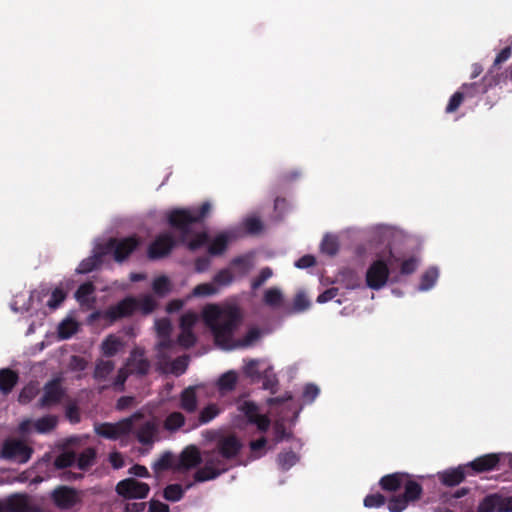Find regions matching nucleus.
<instances>
[{"instance_id":"1","label":"nucleus","mask_w":512,"mask_h":512,"mask_svg":"<svg viewBox=\"0 0 512 512\" xmlns=\"http://www.w3.org/2000/svg\"><path fill=\"white\" fill-rule=\"evenodd\" d=\"M203 317L213 333L216 344L223 349L247 348L261 337L260 330L254 327L249 329L243 338L233 339L234 332L243 320L242 312L236 305H209L204 309Z\"/></svg>"},{"instance_id":"2","label":"nucleus","mask_w":512,"mask_h":512,"mask_svg":"<svg viewBox=\"0 0 512 512\" xmlns=\"http://www.w3.org/2000/svg\"><path fill=\"white\" fill-rule=\"evenodd\" d=\"M169 233L158 235L148 246L147 257L156 261L168 257L177 243H182L191 251H196L209 241L207 232H194L193 226H170Z\"/></svg>"},{"instance_id":"3","label":"nucleus","mask_w":512,"mask_h":512,"mask_svg":"<svg viewBox=\"0 0 512 512\" xmlns=\"http://www.w3.org/2000/svg\"><path fill=\"white\" fill-rule=\"evenodd\" d=\"M214 211V204L205 200L199 204L173 208L165 212V224H202L209 220Z\"/></svg>"},{"instance_id":"4","label":"nucleus","mask_w":512,"mask_h":512,"mask_svg":"<svg viewBox=\"0 0 512 512\" xmlns=\"http://www.w3.org/2000/svg\"><path fill=\"white\" fill-rule=\"evenodd\" d=\"M202 462L204 463V466L198 469L194 474V480L196 482L214 480L230 469L228 460H226L215 448L203 452Z\"/></svg>"},{"instance_id":"5","label":"nucleus","mask_w":512,"mask_h":512,"mask_svg":"<svg viewBox=\"0 0 512 512\" xmlns=\"http://www.w3.org/2000/svg\"><path fill=\"white\" fill-rule=\"evenodd\" d=\"M404 492L397 496H392L387 503V508L390 512H402L410 503L418 501L422 494L423 488L420 483L413 480L411 475L403 483Z\"/></svg>"},{"instance_id":"6","label":"nucleus","mask_w":512,"mask_h":512,"mask_svg":"<svg viewBox=\"0 0 512 512\" xmlns=\"http://www.w3.org/2000/svg\"><path fill=\"white\" fill-rule=\"evenodd\" d=\"M139 239L136 236L126 238H110L106 243L100 245L103 253L113 254L115 261L123 262L126 260L139 246Z\"/></svg>"},{"instance_id":"7","label":"nucleus","mask_w":512,"mask_h":512,"mask_svg":"<svg viewBox=\"0 0 512 512\" xmlns=\"http://www.w3.org/2000/svg\"><path fill=\"white\" fill-rule=\"evenodd\" d=\"M140 417V413H135L132 417L122 419L116 423L104 422L96 424L94 430L102 438L117 440L122 436L130 434L133 429V419Z\"/></svg>"},{"instance_id":"8","label":"nucleus","mask_w":512,"mask_h":512,"mask_svg":"<svg viewBox=\"0 0 512 512\" xmlns=\"http://www.w3.org/2000/svg\"><path fill=\"white\" fill-rule=\"evenodd\" d=\"M237 410L246 419V422L255 425L259 432L265 433L268 431L271 420L267 415L260 413V408L255 402L250 400H238Z\"/></svg>"},{"instance_id":"9","label":"nucleus","mask_w":512,"mask_h":512,"mask_svg":"<svg viewBox=\"0 0 512 512\" xmlns=\"http://www.w3.org/2000/svg\"><path fill=\"white\" fill-rule=\"evenodd\" d=\"M65 395L66 389L62 386V379L54 378L44 384L43 393L37 406L41 409L54 407L61 403Z\"/></svg>"},{"instance_id":"10","label":"nucleus","mask_w":512,"mask_h":512,"mask_svg":"<svg viewBox=\"0 0 512 512\" xmlns=\"http://www.w3.org/2000/svg\"><path fill=\"white\" fill-rule=\"evenodd\" d=\"M32 448L21 440L7 439L3 442L0 457L6 460H13L19 463H26L31 458Z\"/></svg>"},{"instance_id":"11","label":"nucleus","mask_w":512,"mask_h":512,"mask_svg":"<svg viewBox=\"0 0 512 512\" xmlns=\"http://www.w3.org/2000/svg\"><path fill=\"white\" fill-rule=\"evenodd\" d=\"M137 310L138 299L127 296L117 304L108 307L103 313V318L112 324L120 319L132 316Z\"/></svg>"},{"instance_id":"12","label":"nucleus","mask_w":512,"mask_h":512,"mask_svg":"<svg viewBox=\"0 0 512 512\" xmlns=\"http://www.w3.org/2000/svg\"><path fill=\"white\" fill-rule=\"evenodd\" d=\"M115 490L125 499H144L150 492V486L135 478H126L117 483Z\"/></svg>"},{"instance_id":"13","label":"nucleus","mask_w":512,"mask_h":512,"mask_svg":"<svg viewBox=\"0 0 512 512\" xmlns=\"http://www.w3.org/2000/svg\"><path fill=\"white\" fill-rule=\"evenodd\" d=\"M54 505L61 510L72 509L81 502V496L77 489L65 485L57 486L51 492Z\"/></svg>"},{"instance_id":"14","label":"nucleus","mask_w":512,"mask_h":512,"mask_svg":"<svg viewBox=\"0 0 512 512\" xmlns=\"http://www.w3.org/2000/svg\"><path fill=\"white\" fill-rule=\"evenodd\" d=\"M389 268L384 260H375L367 269L366 272V284L369 288L379 290L388 281Z\"/></svg>"},{"instance_id":"15","label":"nucleus","mask_w":512,"mask_h":512,"mask_svg":"<svg viewBox=\"0 0 512 512\" xmlns=\"http://www.w3.org/2000/svg\"><path fill=\"white\" fill-rule=\"evenodd\" d=\"M242 447V442L234 434L219 437L215 445V449H217L228 462L235 459L240 454Z\"/></svg>"},{"instance_id":"16","label":"nucleus","mask_w":512,"mask_h":512,"mask_svg":"<svg viewBox=\"0 0 512 512\" xmlns=\"http://www.w3.org/2000/svg\"><path fill=\"white\" fill-rule=\"evenodd\" d=\"M512 497L503 498L497 494L486 496L478 505V512H511Z\"/></svg>"},{"instance_id":"17","label":"nucleus","mask_w":512,"mask_h":512,"mask_svg":"<svg viewBox=\"0 0 512 512\" xmlns=\"http://www.w3.org/2000/svg\"><path fill=\"white\" fill-rule=\"evenodd\" d=\"M132 433L141 445L150 450L157 440L158 426L154 421L148 420L135 430L132 429Z\"/></svg>"},{"instance_id":"18","label":"nucleus","mask_w":512,"mask_h":512,"mask_svg":"<svg viewBox=\"0 0 512 512\" xmlns=\"http://www.w3.org/2000/svg\"><path fill=\"white\" fill-rule=\"evenodd\" d=\"M128 366L132 374L138 376H145L149 373L151 364L145 357V352L142 348H134L128 359Z\"/></svg>"},{"instance_id":"19","label":"nucleus","mask_w":512,"mask_h":512,"mask_svg":"<svg viewBox=\"0 0 512 512\" xmlns=\"http://www.w3.org/2000/svg\"><path fill=\"white\" fill-rule=\"evenodd\" d=\"M303 177L301 169L294 168L281 172L274 184V193H282L288 190L291 185L298 182Z\"/></svg>"},{"instance_id":"20","label":"nucleus","mask_w":512,"mask_h":512,"mask_svg":"<svg viewBox=\"0 0 512 512\" xmlns=\"http://www.w3.org/2000/svg\"><path fill=\"white\" fill-rule=\"evenodd\" d=\"M500 462V455L496 453L485 454L471 461L467 467L475 473L489 472L496 469Z\"/></svg>"},{"instance_id":"21","label":"nucleus","mask_w":512,"mask_h":512,"mask_svg":"<svg viewBox=\"0 0 512 512\" xmlns=\"http://www.w3.org/2000/svg\"><path fill=\"white\" fill-rule=\"evenodd\" d=\"M407 477L408 473L405 472L387 474L381 477L379 480V486L386 492H396L403 486Z\"/></svg>"},{"instance_id":"22","label":"nucleus","mask_w":512,"mask_h":512,"mask_svg":"<svg viewBox=\"0 0 512 512\" xmlns=\"http://www.w3.org/2000/svg\"><path fill=\"white\" fill-rule=\"evenodd\" d=\"M491 86L492 82H488V76L485 75L479 82L462 84L460 90L465 98H474L478 95L485 94Z\"/></svg>"},{"instance_id":"23","label":"nucleus","mask_w":512,"mask_h":512,"mask_svg":"<svg viewBox=\"0 0 512 512\" xmlns=\"http://www.w3.org/2000/svg\"><path fill=\"white\" fill-rule=\"evenodd\" d=\"M203 461V454L201 455L196 446H189L184 449L180 455V465L185 469H191L200 465Z\"/></svg>"},{"instance_id":"24","label":"nucleus","mask_w":512,"mask_h":512,"mask_svg":"<svg viewBox=\"0 0 512 512\" xmlns=\"http://www.w3.org/2000/svg\"><path fill=\"white\" fill-rule=\"evenodd\" d=\"M438 477L443 485L449 487L456 486L465 479V467L458 466L457 468L445 470L440 472Z\"/></svg>"},{"instance_id":"25","label":"nucleus","mask_w":512,"mask_h":512,"mask_svg":"<svg viewBox=\"0 0 512 512\" xmlns=\"http://www.w3.org/2000/svg\"><path fill=\"white\" fill-rule=\"evenodd\" d=\"M196 386L185 388L180 394V407L187 413H194L198 407Z\"/></svg>"},{"instance_id":"26","label":"nucleus","mask_w":512,"mask_h":512,"mask_svg":"<svg viewBox=\"0 0 512 512\" xmlns=\"http://www.w3.org/2000/svg\"><path fill=\"white\" fill-rule=\"evenodd\" d=\"M95 286L92 282L82 283L75 292V298L81 306L91 307L95 303L93 294Z\"/></svg>"},{"instance_id":"27","label":"nucleus","mask_w":512,"mask_h":512,"mask_svg":"<svg viewBox=\"0 0 512 512\" xmlns=\"http://www.w3.org/2000/svg\"><path fill=\"white\" fill-rule=\"evenodd\" d=\"M19 380L17 372L9 368L0 369V392L4 395L9 394L16 386Z\"/></svg>"},{"instance_id":"28","label":"nucleus","mask_w":512,"mask_h":512,"mask_svg":"<svg viewBox=\"0 0 512 512\" xmlns=\"http://www.w3.org/2000/svg\"><path fill=\"white\" fill-rule=\"evenodd\" d=\"M98 252L94 253L93 255L83 259L80 264L78 265L76 272L78 274H87L92 272L93 270L97 269L103 262V256L105 253H103V248L99 247Z\"/></svg>"},{"instance_id":"29","label":"nucleus","mask_w":512,"mask_h":512,"mask_svg":"<svg viewBox=\"0 0 512 512\" xmlns=\"http://www.w3.org/2000/svg\"><path fill=\"white\" fill-rule=\"evenodd\" d=\"M273 194L275 195L273 205V220L281 221L287 214L291 212L292 205L287 198L280 196V193L273 192Z\"/></svg>"},{"instance_id":"30","label":"nucleus","mask_w":512,"mask_h":512,"mask_svg":"<svg viewBox=\"0 0 512 512\" xmlns=\"http://www.w3.org/2000/svg\"><path fill=\"white\" fill-rule=\"evenodd\" d=\"M6 512H27L28 502L25 496L14 494L2 499Z\"/></svg>"},{"instance_id":"31","label":"nucleus","mask_w":512,"mask_h":512,"mask_svg":"<svg viewBox=\"0 0 512 512\" xmlns=\"http://www.w3.org/2000/svg\"><path fill=\"white\" fill-rule=\"evenodd\" d=\"M123 345L124 343L119 337L110 334L101 344L102 353L105 357H113L118 353Z\"/></svg>"},{"instance_id":"32","label":"nucleus","mask_w":512,"mask_h":512,"mask_svg":"<svg viewBox=\"0 0 512 512\" xmlns=\"http://www.w3.org/2000/svg\"><path fill=\"white\" fill-rule=\"evenodd\" d=\"M58 417L56 415H46L37 419L34 423L35 430L38 433H49L56 428Z\"/></svg>"},{"instance_id":"33","label":"nucleus","mask_w":512,"mask_h":512,"mask_svg":"<svg viewBox=\"0 0 512 512\" xmlns=\"http://www.w3.org/2000/svg\"><path fill=\"white\" fill-rule=\"evenodd\" d=\"M96 459V451L94 448L88 447L84 449L78 456L76 455L77 467L81 470H87L94 464Z\"/></svg>"},{"instance_id":"34","label":"nucleus","mask_w":512,"mask_h":512,"mask_svg":"<svg viewBox=\"0 0 512 512\" xmlns=\"http://www.w3.org/2000/svg\"><path fill=\"white\" fill-rule=\"evenodd\" d=\"M221 412L219 406L215 403H210L205 406L199 413L198 424L203 425L211 422L215 419Z\"/></svg>"},{"instance_id":"35","label":"nucleus","mask_w":512,"mask_h":512,"mask_svg":"<svg viewBox=\"0 0 512 512\" xmlns=\"http://www.w3.org/2000/svg\"><path fill=\"white\" fill-rule=\"evenodd\" d=\"M229 239L226 234H219L214 238L211 244L208 246L209 254L213 256H218L223 254L228 246Z\"/></svg>"},{"instance_id":"36","label":"nucleus","mask_w":512,"mask_h":512,"mask_svg":"<svg viewBox=\"0 0 512 512\" xmlns=\"http://www.w3.org/2000/svg\"><path fill=\"white\" fill-rule=\"evenodd\" d=\"M114 362L111 360L99 361L94 370V378L97 381H105L114 370Z\"/></svg>"},{"instance_id":"37","label":"nucleus","mask_w":512,"mask_h":512,"mask_svg":"<svg viewBox=\"0 0 512 512\" xmlns=\"http://www.w3.org/2000/svg\"><path fill=\"white\" fill-rule=\"evenodd\" d=\"M299 461V456L293 451L281 452L277 456V463L281 470L287 471Z\"/></svg>"},{"instance_id":"38","label":"nucleus","mask_w":512,"mask_h":512,"mask_svg":"<svg viewBox=\"0 0 512 512\" xmlns=\"http://www.w3.org/2000/svg\"><path fill=\"white\" fill-rule=\"evenodd\" d=\"M185 424V417L181 412H172L170 413L165 421H164V428L167 431L174 432L181 427H183Z\"/></svg>"},{"instance_id":"39","label":"nucleus","mask_w":512,"mask_h":512,"mask_svg":"<svg viewBox=\"0 0 512 512\" xmlns=\"http://www.w3.org/2000/svg\"><path fill=\"white\" fill-rule=\"evenodd\" d=\"M439 276L438 270L434 267L429 268L424 272V274L421 276V281L419 285V290L421 291H427L431 289L435 282L437 281Z\"/></svg>"},{"instance_id":"40","label":"nucleus","mask_w":512,"mask_h":512,"mask_svg":"<svg viewBox=\"0 0 512 512\" xmlns=\"http://www.w3.org/2000/svg\"><path fill=\"white\" fill-rule=\"evenodd\" d=\"M185 490L180 484H169L163 490V497L170 502H178L184 496Z\"/></svg>"},{"instance_id":"41","label":"nucleus","mask_w":512,"mask_h":512,"mask_svg":"<svg viewBox=\"0 0 512 512\" xmlns=\"http://www.w3.org/2000/svg\"><path fill=\"white\" fill-rule=\"evenodd\" d=\"M237 383V374L234 371L224 373L218 380L219 390L222 392L232 391Z\"/></svg>"},{"instance_id":"42","label":"nucleus","mask_w":512,"mask_h":512,"mask_svg":"<svg viewBox=\"0 0 512 512\" xmlns=\"http://www.w3.org/2000/svg\"><path fill=\"white\" fill-rule=\"evenodd\" d=\"M154 293L160 297L167 295L171 290V282L167 276H159L152 283Z\"/></svg>"},{"instance_id":"43","label":"nucleus","mask_w":512,"mask_h":512,"mask_svg":"<svg viewBox=\"0 0 512 512\" xmlns=\"http://www.w3.org/2000/svg\"><path fill=\"white\" fill-rule=\"evenodd\" d=\"M321 250L323 253L333 256L339 250V243L336 236L327 234L321 242Z\"/></svg>"},{"instance_id":"44","label":"nucleus","mask_w":512,"mask_h":512,"mask_svg":"<svg viewBox=\"0 0 512 512\" xmlns=\"http://www.w3.org/2000/svg\"><path fill=\"white\" fill-rule=\"evenodd\" d=\"M264 302L271 307H277L281 304L283 296L278 288H269L264 293Z\"/></svg>"},{"instance_id":"45","label":"nucleus","mask_w":512,"mask_h":512,"mask_svg":"<svg viewBox=\"0 0 512 512\" xmlns=\"http://www.w3.org/2000/svg\"><path fill=\"white\" fill-rule=\"evenodd\" d=\"M74 463H76V454L70 451L61 453L54 461V465L58 469L71 467Z\"/></svg>"},{"instance_id":"46","label":"nucleus","mask_w":512,"mask_h":512,"mask_svg":"<svg viewBox=\"0 0 512 512\" xmlns=\"http://www.w3.org/2000/svg\"><path fill=\"white\" fill-rule=\"evenodd\" d=\"M230 265L237 269L242 275H245L251 268V259L247 255L238 256L231 260Z\"/></svg>"},{"instance_id":"47","label":"nucleus","mask_w":512,"mask_h":512,"mask_svg":"<svg viewBox=\"0 0 512 512\" xmlns=\"http://www.w3.org/2000/svg\"><path fill=\"white\" fill-rule=\"evenodd\" d=\"M273 275V271L270 267H264L260 270L257 277L252 279L251 288L252 290L259 289L269 278Z\"/></svg>"},{"instance_id":"48","label":"nucleus","mask_w":512,"mask_h":512,"mask_svg":"<svg viewBox=\"0 0 512 512\" xmlns=\"http://www.w3.org/2000/svg\"><path fill=\"white\" fill-rule=\"evenodd\" d=\"M464 99L465 97L461 90L459 89L450 97L448 104L445 108V112L448 114L456 112L463 103Z\"/></svg>"},{"instance_id":"49","label":"nucleus","mask_w":512,"mask_h":512,"mask_svg":"<svg viewBox=\"0 0 512 512\" xmlns=\"http://www.w3.org/2000/svg\"><path fill=\"white\" fill-rule=\"evenodd\" d=\"M217 292L218 289L212 283H201L193 289V295L196 297H207Z\"/></svg>"},{"instance_id":"50","label":"nucleus","mask_w":512,"mask_h":512,"mask_svg":"<svg viewBox=\"0 0 512 512\" xmlns=\"http://www.w3.org/2000/svg\"><path fill=\"white\" fill-rule=\"evenodd\" d=\"M386 502V498L381 493L368 494L364 498V506L367 508H379Z\"/></svg>"},{"instance_id":"51","label":"nucleus","mask_w":512,"mask_h":512,"mask_svg":"<svg viewBox=\"0 0 512 512\" xmlns=\"http://www.w3.org/2000/svg\"><path fill=\"white\" fill-rule=\"evenodd\" d=\"M195 343H196V336L192 330H181V332L178 336V344L181 347L188 349V348L194 346Z\"/></svg>"},{"instance_id":"52","label":"nucleus","mask_w":512,"mask_h":512,"mask_svg":"<svg viewBox=\"0 0 512 512\" xmlns=\"http://www.w3.org/2000/svg\"><path fill=\"white\" fill-rule=\"evenodd\" d=\"M310 307V301L304 293L296 294L293 300L292 313H300Z\"/></svg>"},{"instance_id":"53","label":"nucleus","mask_w":512,"mask_h":512,"mask_svg":"<svg viewBox=\"0 0 512 512\" xmlns=\"http://www.w3.org/2000/svg\"><path fill=\"white\" fill-rule=\"evenodd\" d=\"M66 296L67 294L62 288H55L47 302L48 307L51 309L58 308L60 304L66 299Z\"/></svg>"},{"instance_id":"54","label":"nucleus","mask_w":512,"mask_h":512,"mask_svg":"<svg viewBox=\"0 0 512 512\" xmlns=\"http://www.w3.org/2000/svg\"><path fill=\"white\" fill-rule=\"evenodd\" d=\"M213 281L217 285L228 286L233 282V275L228 268H224L215 274Z\"/></svg>"},{"instance_id":"55","label":"nucleus","mask_w":512,"mask_h":512,"mask_svg":"<svg viewBox=\"0 0 512 512\" xmlns=\"http://www.w3.org/2000/svg\"><path fill=\"white\" fill-rule=\"evenodd\" d=\"M263 389L269 390L271 394L277 392L278 379L275 374L270 373L268 370L263 375Z\"/></svg>"},{"instance_id":"56","label":"nucleus","mask_w":512,"mask_h":512,"mask_svg":"<svg viewBox=\"0 0 512 512\" xmlns=\"http://www.w3.org/2000/svg\"><path fill=\"white\" fill-rule=\"evenodd\" d=\"M172 467V455L169 452L164 453L157 461L153 464V469L156 472L168 470Z\"/></svg>"},{"instance_id":"57","label":"nucleus","mask_w":512,"mask_h":512,"mask_svg":"<svg viewBox=\"0 0 512 512\" xmlns=\"http://www.w3.org/2000/svg\"><path fill=\"white\" fill-rule=\"evenodd\" d=\"M188 367V358L186 356L177 357L171 363V372L176 376H180L185 373Z\"/></svg>"},{"instance_id":"58","label":"nucleus","mask_w":512,"mask_h":512,"mask_svg":"<svg viewBox=\"0 0 512 512\" xmlns=\"http://www.w3.org/2000/svg\"><path fill=\"white\" fill-rule=\"evenodd\" d=\"M65 417L72 424H77L81 421V412L75 403L67 405L65 409Z\"/></svg>"},{"instance_id":"59","label":"nucleus","mask_w":512,"mask_h":512,"mask_svg":"<svg viewBox=\"0 0 512 512\" xmlns=\"http://www.w3.org/2000/svg\"><path fill=\"white\" fill-rule=\"evenodd\" d=\"M36 394H37L36 387L33 385H27L21 390L19 397H18V401L21 404H28L35 398Z\"/></svg>"},{"instance_id":"60","label":"nucleus","mask_w":512,"mask_h":512,"mask_svg":"<svg viewBox=\"0 0 512 512\" xmlns=\"http://www.w3.org/2000/svg\"><path fill=\"white\" fill-rule=\"evenodd\" d=\"M76 332V323L72 320L63 321L59 325V335L63 339L71 337Z\"/></svg>"},{"instance_id":"61","label":"nucleus","mask_w":512,"mask_h":512,"mask_svg":"<svg viewBox=\"0 0 512 512\" xmlns=\"http://www.w3.org/2000/svg\"><path fill=\"white\" fill-rule=\"evenodd\" d=\"M155 308L156 302L149 295H146L142 299L138 300V309H140L144 314L153 312Z\"/></svg>"},{"instance_id":"62","label":"nucleus","mask_w":512,"mask_h":512,"mask_svg":"<svg viewBox=\"0 0 512 512\" xmlns=\"http://www.w3.org/2000/svg\"><path fill=\"white\" fill-rule=\"evenodd\" d=\"M417 266L418 260L415 257H410L402 262L400 273L402 275H410L416 271Z\"/></svg>"},{"instance_id":"63","label":"nucleus","mask_w":512,"mask_h":512,"mask_svg":"<svg viewBox=\"0 0 512 512\" xmlns=\"http://www.w3.org/2000/svg\"><path fill=\"white\" fill-rule=\"evenodd\" d=\"M320 390L315 384L309 383L304 387L303 398L305 401L311 403L319 395Z\"/></svg>"},{"instance_id":"64","label":"nucleus","mask_w":512,"mask_h":512,"mask_svg":"<svg viewBox=\"0 0 512 512\" xmlns=\"http://www.w3.org/2000/svg\"><path fill=\"white\" fill-rule=\"evenodd\" d=\"M197 321V316L193 313H186L180 319L181 330H192Z\"/></svg>"}]
</instances>
